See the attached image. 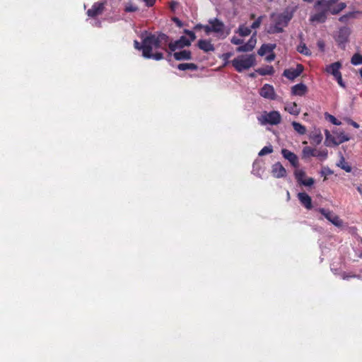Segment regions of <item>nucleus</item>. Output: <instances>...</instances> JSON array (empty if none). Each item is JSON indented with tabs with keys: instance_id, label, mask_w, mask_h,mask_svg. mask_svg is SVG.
Segmentation results:
<instances>
[{
	"instance_id": "c03bdc74",
	"label": "nucleus",
	"mask_w": 362,
	"mask_h": 362,
	"mask_svg": "<svg viewBox=\"0 0 362 362\" xmlns=\"http://www.w3.org/2000/svg\"><path fill=\"white\" fill-rule=\"evenodd\" d=\"M252 48L250 47H249V45H247V43H245V45H243L239 47H238L236 48V52H250L252 51Z\"/></svg>"
},
{
	"instance_id": "4be33fe9",
	"label": "nucleus",
	"mask_w": 362,
	"mask_h": 362,
	"mask_svg": "<svg viewBox=\"0 0 362 362\" xmlns=\"http://www.w3.org/2000/svg\"><path fill=\"white\" fill-rule=\"evenodd\" d=\"M276 47V44H263L258 49L257 53L259 56H264L267 52H273Z\"/></svg>"
},
{
	"instance_id": "0eeeda50",
	"label": "nucleus",
	"mask_w": 362,
	"mask_h": 362,
	"mask_svg": "<svg viewBox=\"0 0 362 362\" xmlns=\"http://www.w3.org/2000/svg\"><path fill=\"white\" fill-rule=\"evenodd\" d=\"M350 34L349 28L344 26L339 28L335 40L341 49H345V45L349 41Z\"/></svg>"
},
{
	"instance_id": "6e6552de",
	"label": "nucleus",
	"mask_w": 362,
	"mask_h": 362,
	"mask_svg": "<svg viewBox=\"0 0 362 362\" xmlns=\"http://www.w3.org/2000/svg\"><path fill=\"white\" fill-rule=\"evenodd\" d=\"M318 211L334 226H341L342 225V221L340 220L339 216L332 211L324 208H320Z\"/></svg>"
},
{
	"instance_id": "6e6d98bb",
	"label": "nucleus",
	"mask_w": 362,
	"mask_h": 362,
	"mask_svg": "<svg viewBox=\"0 0 362 362\" xmlns=\"http://www.w3.org/2000/svg\"><path fill=\"white\" fill-rule=\"evenodd\" d=\"M317 47H319V49L321 50V51H323L324 50V48H325V42L322 41V40H318L317 41Z\"/></svg>"
},
{
	"instance_id": "bb28decb",
	"label": "nucleus",
	"mask_w": 362,
	"mask_h": 362,
	"mask_svg": "<svg viewBox=\"0 0 362 362\" xmlns=\"http://www.w3.org/2000/svg\"><path fill=\"white\" fill-rule=\"evenodd\" d=\"M337 165L346 173H350L352 170L351 166L345 160L344 156L341 154L340 156V160Z\"/></svg>"
},
{
	"instance_id": "680f3d73",
	"label": "nucleus",
	"mask_w": 362,
	"mask_h": 362,
	"mask_svg": "<svg viewBox=\"0 0 362 362\" xmlns=\"http://www.w3.org/2000/svg\"><path fill=\"white\" fill-rule=\"evenodd\" d=\"M357 190L361 194H362V186H358L357 187Z\"/></svg>"
},
{
	"instance_id": "37998d69",
	"label": "nucleus",
	"mask_w": 362,
	"mask_h": 362,
	"mask_svg": "<svg viewBox=\"0 0 362 362\" xmlns=\"http://www.w3.org/2000/svg\"><path fill=\"white\" fill-rule=\"evenodd\" d=\"M264 16H259L251 25L250 26V28L252 29H256V28H259L262 22V19L264 18Z\"/></svg>"
},
{
	"instance_id": "09e8293b",
	"label": "nucleus",
	"mask_w": 362,
	"mask_h": 362,
	"mask_svg": "<svg viewBox=\"0 0 362 362\" xmlns=\"http://www.w3.org/2000/svg\"><path fill=\"white\" fill-rule=\"evenodd\" d=\"M231 56V52H226L222 54L221 59L224 61V66H226L228 63V59Z\"/></svg>"
},
{
	"instance_id": "f704fd0d",
	"label": "nucleus",
	"mask_w": 362,
	"mask_h": 362,
	"mask_svg": "<svg viewBox=\"0 0 362 362\" xmlns=\"http://www.w3.org/2000/svg\"><path fill=\"white\" fill-rule=\"evenodd\" d=\"M294 175L295 178L296 179L297 182L301 185L303 181L304 180V178L305 177V173L304 170L298 169L294 171Z\"/></svg>"
},
{
	"instance_id": "7c9ffc66",
	"label": "nucleus",
	"mask_w": 362,
	"mask_h": 362,
	"mask_svg": "<svg viewBox=\"0 0 362 362\" xmlns=\"http://www.w3.org/2000/svg\"><path fill=\"white\" fill-rule=\"evenodd\" d=\"M339 0H318L315 2V7L318 6H325L329 8V6H332L335 4Z\"/></svg>"
},
{
	"instance_id": "5fc2aeb1",
	"label": "nucleus",
	"mask_w": 362,
	"mask_h": 362,
	"mask_svg": "<svg viewBox=\"0 0 362 362\" xmlns=\"http://www.w3.org/2000/svg\"><path fill=\"white\" fill-rule=\"evenodd\" d=\"M322 175H329L333 173V172L327 167H324L321 171Z\"/></svg>"
},
{
	"instance_id": "69168bd1",
	"label": "nucleus",
	"mask_w": 362,
	"mask_h": 362,
	"mask_svg": "<svg viewBox=\"0 0 362 362\" xmlns=\"http://www.w3.org/2000/svg\"><path fill=\"white\" fill-rule=\"evenodd\" d=\"M255 18V15L254 13H252V14L250 15V18H251V19H254Z\"/></svg>"
},
{
	"instance_id": "1a4fd4ad",
	"label": "nucleus",
	"mask_w": 362,
	"mask_h": 362,
	"mask_svg": "<svg viewBox=\"0 0 362 362\" xmlns=\"http://www.w3.org/2000/svg\"><path fill=\"white\" fill-rule=\"evenodd\" d=\"M303 66L302 64H297L296 68H290L285 69L283 73V76L286 77L289 80H294L296 78L299 76L303 71Z\"/></svg>"
},
{
	"instance_id": "8fccbe9b",
	"label": "nucleus",
	"mask_w": 362,
	"mask_h": 362,
	"mask_svg": "<svg viewBox=\"0 0 362 362\" xmlns=\"http://www.w3.org/2000/svg\"><path fill=\"white\" fill-rule=\"evenodd\" d=\"M335 79L337 81V83L341 87V88H346V85H345V83L343 81V79H342V76H341V74L337 75V76L334 77Z\"/></svg>"
},
{
	"instance_id": "bf43d9fd",
	"label": "nucleus",
	"mask_w": 362,
	"mask_h": 362,
	"mask_svg": "<svg viewBox=\"0 0 362 362\" xmlns=\"http://www.w3.org/2000/svg\"><path fill=\"white\" fill-rule=\"evenodd\" d=\"M350 124L355 128L359 127V124L354 121H351Z\"/></svg>"
},
{
	"instance_id": "2eb2a0df",
	"label": "nucleus",
	"mask_w": 362,
	"mask_h": 362,
	"mask_svg": "<svg viewBox=\"0 0 362 362\" xmlns=\"http://www.w3.org/2000/svg\"><path fill=\"white\" fill-rule=\"evenodd\" d=\"M151 47H146V50H144V57L146 59H153L156 61H159L163 59V54L162 52L152 53Z\"/></svg>"
},
{
	"instance_id": "49530a36",
	"label": "nucleus",
	"mask_w": 362,
	"mask_h": 362,
	"mask_svg": "<svg viewBox=\"0 0 362 362\" xmlns=\"http://www.w3.org/2000/svg\"><path fill=\"white\" fill-rule=\"evenodd\" d=\"M314 182L315 180L313 177H308L307 179H304L301 185L305 187H310L314 184Z\"/></svg>"
},
{
	"instance_id": "0e129e2a",
	"label": "nucleus",
	"mask_w": 362,
	"mask_h": 362,
	"mask_svg": "<svg viewBox=\"0 0 362 362\" xmlns=\"http://www.w3.org/2000/svg\"><path fill=\"white\" fill-rule=\"evenodd\" d=\"M174 21H175V22H176L179 25H180L181 22H180V21L179 19H177V18H175L174 19Z\"/></svg>"
},
{
	"instance_id": "f3484780",
	"label": "nucleus",
	"mask_w": 362,
	"mask_h": 362,
	"mask_svg": "<svg viewBox=\"0 0 362 362\" xmlns=\"http://www.w3.org/2000/svg\"><path fill=\"white\" fill-rule=\"evenodd\" d=\"M296 9V6H288L284 11V12L279 14L282 18H284L287 23H289L290 21L293 18Z\"/></svg>"
},
{
	"instance_id": "2f4dec72",
	"label": "nucleus",
	"mask_w": 362,
	"mask_h": 362,
	"mask_svg": "<svg viewBox=\"0 0 362 362\" xmlns=\"http://www.w3.org/2000/svg\"><path fill=\"white\" fill-rule=\"evenodd\" d=\"M358 13V11H351L349 12L343 16H341L339 21L341 23H346L350 18H355L356 16V14Z\"/></svg>"
},
{
	"instance_id": "e433bc0d",
	"label": "nucleus",
	"mask_w": 362,
	"mask_h": 362,
	"mask_svg": "<svg viewBox=\"0 0 362 362\" xmlns=\"http://www.w3.org/2000/svg\"><path fill=\"white\" fill-rule=\"evenodd\" d=\"M275 24L278 27L282 28L284 29V27H286L288 25V23H287L284 18H282L280 14H278L275 19Z\"/></svg>"
},
{
	"instance_id": "c9c22d12",
	"label": "nucleus",
	"mask_w": 362,
	"mask_h": 362,
	"mask_svg": "<svg viewBox=\"0 0 362 362\" xmlns=\"http://www.w3.org/2000/svg\"><path fill=\"white\" fill-rule=\"evenodd\" d=\"M351 63L355 66L362 64V55L358 53L354 54L351 57Z\"/></svg>"
},
{
	"instance_id": "412c9836",
	"label": "nucleus",
	"mask_w": 362,
	"mask_h": 362,
	"mask_svg": "<svg viewBox=\"0 0 362 362\" xmlns=\"http://www.w3.org/2000/svg\"><path fill=\"white\" fill-rule=\"evenodd\" d=\"M334 133L336 134L337 139H335L333 141V146H338L345 141H349L350 139V137L348 135L345 134L344 132H334Z\"/></svg>"
},
{
	"instance_id": "c85d7f7f",
	"label": "nucleus",
	"mask_w": 362,
	"mask_h": 362,
	"mask_svg": "<svg viewBox=\"0 0 362 362\" xmlns=\"http://www.w3.org/2000/svg\"><path fill=\"white\" fill-rule=\"evenodd\" d=\"M256 72L261 76L272 75L274 70L272 66H267L264 68H259L256 69Z\"/></svg>"
},
{
	"instance_id": "a19ab883",
	"label": "nucleus",
	"mask_w": 362,
	"mask_h": 362,
	"mask_svg": "<svg viewBox=\"0 0 362 362\" xmlns=\"http://www.w3.org/2000/svg\"><path fill=\"white\" fill-rule=\"evenodd\" d=\"M273 152V147L272 146L269 145L267 146H264L261 149V151L259 152L258 155L259 156H263L267 154L271 153Z\"/></svg>"
},
{
	"instance_id": "338daca9",
	"label": "nucleus",
	"mask_w": 362,
	"mask_h": 362,
	"mask_svg": "<svg viewBox=\"0 0 362 362\" xmlns=\"http://www.w3.org/2000/svg\"><path fill=\"white\" fill-rule=\"evenodd\" d=\"M349 276H345V275H344V276H343V279H349Z\"/></svg>"
},
{
	"instance_id": "f03ea898",
	"label": "nucleus",
	"mask_w": 362,
	"mask_h": 362,
	"mask_svg": "<svg viewBox=\"0 0 362 362\" xmlns=\"http://www.w3.org/2000/svg\"><path fill=\"white\" fill-rule=\"evenodd\" d=\"M209 24L203 26L206 34L209 35L211 33L216 34L220 39H225L230 33V28H227L223 22L217 18H210Z\"/></svg>"
},
{
	"instance_id": "20e7f679",
	"label": "nucleus",
	"mask_w": 362,
	"mask_h": 362,
	"mask_svg": "<svg viewBox=\"0 0 362 362\" xmlns=\"http://www.w3.org/2000/svg\"><path fill=\"white\" fill-rule=\"evenodd\" d=\"M314 9L316 11V13H312L310 16L309 21L310 23H323L327 21L328 11L327 8L325 6H318V7H315V4H314Z\"/></svg>"
},
{
	"instance_id": "39448f33",
	"label": "nucleus",
	"mask_w": 362,
	"mask_h": 362,
	"mask_svg": "<svg viewBox=\"0 0 362 362\" xmlns=\"http://www.w3.org/2000/svg\"><path fill=\"white\" fill-rule=\"evenodd\" d=\"M258 119L262 124L276 125L281 122V117L278 111H272L262 115Z\"/></svg>"
},
{
	"instance_id": "72a5a7b5",
	"label": "nucleus",
	"mask_w": 362,
	"mask_h": 362,
	"mask_svg": "<svg viewBox=\"0 0 362 362\" xmlns=\"http://www.w3.org/2000/svg\"><path fill=\"white\" fill-rule=\"evenodd\" d=\"M325 145L327 146H331L333 145V141L337 139L336 136H332L328 130L325 131Z\"/></svg>"
},
{
	"instance_id": "473e14b6",
	"label": "nucleus",
	"mask_w": 362,
	"mask_h": 362,
	"mask_svg": "<svg viewBox=\"0 0 362 362\" xmlns=\"http://www.w3.org/2000/svg\"><path fill=\"white\" fill-rule=\"evenodd\" d=\"M292 126L296 132H297L299 134L303 135L306 133V128L305 126L297 122H293Z\"/></svg>"
},
{
	"instance_id": "aec40b11",
	"label": "nucleus",
	"mask_w": 362,
	"mask_h": 362,
	"mask_svg": "<svg viewBox=\"0 0 362 362\" xmlns=\"http://www.w3.org/2000/svg\"><path fill=\"white\" fill-rule=\"evenodd\" d=\"M173 57L177 61L189 60L192 59V53L189 50H182L174 52Z\"/></svg>"
},
{
	"instance_id": "ea45409f",
	"label": "nucleus",
	"mask_w": 362,
	"mask_h": 362,
	"mask_svg": "<svg viewBox=\"0 0 362 362\" xmlns=\"http://www.w3.org/2000/svg\"><path fill=\"white\" fill-rule=\"evenodd\" d=\"M284 32V29L282 28L278 27L275 23L274 25L270 26L267 33L269 34H275V33H281Z\"/></svg>"
},
{
	"instance_id": "3c124183",
	"label": "nucleus",
	"mask_w": 362,
	"mask_h": 362,
	"mask_svg": "<svg viewBox=\"0 0 362 362\" xmlns=\"http://www.w3.org/2000/svg\"><path fill=\"white\" fill-rule=\"evenodd\" d=\"M230 42L233 45H240L243 43V40L239 39L234 36L231 38Z\"/></svg>"
},
{
	"instance_id": "7ed1b4c3",
	"label": "nucleus",
	"mask_w": 362,
	"mask_h": 362,
	"mask_svg": "<svg viewBox=\"0 0 362 362\" xmlns=\"http://www.w3.org/2000/svg\"><path fill=\"white\" fill-rule=\"evenodd\" d=\"M230 62L234 69L241 73L256 65V57L254 54H243L234 58Z\"/></svg>"
},
{
	"instance_id": "4c0bfd02",
	"label": "nucleus",
	"mask_w": 362,
	"mask_h": 362,
	"mask_svg": "<svg viewBox=\"0 0 362 362\" xmlns=\"http://www.w3.org/2000/svg\"><path fill=\"white\" fill-rule=\"evenodd\" d=\"M297 50L300 54L308 56L311 54L310 49L306 47L305 44H300L298 46Z\"/></svg>"
},
{
	"instance_id": "f257e3e1",
	"label": "nucleus",
	"mask_w": 362,
	"mask_h": 362,
	"mask_svg": "<svg viewBox=\"0 0 362 362\" xmlns=\"http://www.w3.org/2000/svg\"><path fill=\"white\" fill-rule=\"evenodd\" d=\"M170 40V37L163 33H149L144 38V50L146 47L162 49L168 52L166 46Z\"/></svg>"
},
{
	"instance_id": "423d86ee",
	"label": "nucleus",
	"mask_w": 362,
	"mask_h": 362,
	"mask_svg": "<svg viewBox=\"0 0 362 362\" xmlns=\"http://www.w3.org/2000/svg\"><path fill=\"white\" fill-rule=\"evenodd\" d=\"M191 45V42L185 36H181L179 40L175 42H168V56L171 57L172 52H175L177 49H182L185 47H188Z\"/></svg>"
},
{
	"instance_id": "a211bd4d",
	"label": "nucleus",
	"mask_w": 362,
	"mask_h": 362,
	"mask_svg": "<svg viewBox=\"0 0 362 362\" xmlns=\"http://www.w3.org/2000/svg\"><path fill=\"white\" fill-rule=\"evenodd\" d=\"M307 90V86L302 83L293 86L291 88L292 94L299 96L304 95L306 93Z\"/></svg>"
},
{
	"instance_id": "603ef678",
	"label": "nucleus",
	"mask_w": 362,
	"mask_h": 362,
	"mask_svg": "<svg viewBox=\"0 0 362 362\" xmlns=\"http://www.w3.org/2000/svg\"><path fill=\"white\" fill-rule=\"evenodd\" d=\"M184 33L190 37V42L194 41L196 38V35L193 31L185 30Z\"/></svg>"
},
{
	"instance_id": "864d4df0",
	"label": "nucleus",
	"mask_w": 362,
	"mask_h": 362,
	"mask_svg": "<svg viewBox=\"0 0 362 362\" xmlns=\"http://www.w3.org/2000/svg\"><path fill=\"white\" fill-rule=\"evenodd\" d=\"M138 7L136 6H133V5H129L128 6H126L124 11L126 12H134V11H138Z\"/></svg>"
},
{
	"instance_id": "5701e85b",
	"label": "nucleus",
	"mask_w": 362,
	"mask_h": 362,
	"mask_svg": "<svg viewBox=\"0 0 362 362\" xmlns=\"http://www.w3.org/2000/svg\"><path fill=\"white\" fill-rule=\"evenodd\" d=\"M346 7V4L344 2H341L337 6H329V8H327V9L329 13L337 15L343 11Z\"/></svg>"
},
{
	"instance_id": "dca6fc26",
	"label": "nucleus",
	"mask_w": 362,
	"mask_h": 362,
	"mask_svg": "<svg viewBox=\"0 0 362 362\" xmlns=\"http://www.w3.org/2000/svg\"><path fill=\"white\" fill-rule=\"evenodd\" d=\"M197 45L200 49L205 52H213L215 49L214 45L207 40H199Z\"/></svg>"
},
{
	"instance_id": "4468645a",
	"label": "nucleus",
	"mask_w": 362,
	"mask_h": 362,
	"mask_svg": "<svg viewBox=\"0 0 362 362\" xmlns=\"http://www.w3.org/2000/svg\"><path fill=\"white\" fill-rule=\"evenodd\" d=\"M298 198L301 204L303 205L307 209H312V199L311 197L305 192H299Z\"/></svg>"
},
{
	"instance_id": "393cba45",
	"label": "nucleus",
	"mask_w": 362,
	"mask_h": 362,
	"mask_svg": "<svg viewBox=\"0 0 362 362\" xmlns=\"http://www.w3.org/2000/svg\"><path fill=\"white\" fill-rule=\"evenodd\" d=\"M310 140L312 144H315L316 145L320 144L322 141V135L319 130H315L310 135Z\"/></svg>"
},
{
	"instance_id": "f8f14e48",
	"label": "nucleus",
	"mask_w": 362,
	"mask_h": 362,
	"mask_svg": "<svg viewBox=\"0 0 362 362\" xmlns=\"http://www.w3.org/2000/svg\"><path fill=\"white\" fill-rule=\"evenodd\" d=\"M281 154L285 159L289 161L292 166L294 168L298 166V158L294 153L288 149L283 148L281 150Z\"/></svg>"
},
{
	"instance_id": "6ab92c4d",
	"label": "nucleus",
	"mask_w": 362,
	"mask_h": 362,
	"mask_svg": "<svg viewBox=\"0 0 362 362\" xmlns=\"http://www.w3.org/2000/svg\"><path fill=\"white\" fill-rule=\"evenodd\" d=\"M341 67V64L339 62H337L327 66L326 68V71L335 77L341 74L339 71Z\"/></svg>"
},
{
	"instance_id": "c756f323",
	"label": "nucleus",
	"mask_w": 362,
	"mask_h": 362,
	"mask_svg": "<svg viewBox=\"0 0 362 362\" xmlns=\"http://www.w3.org/2000/svg\"><path fill=\"white\" fill-rule=\"evenodd\" d=\"M235 33H238L241 37H246L250 35L251 28L245 27L244 25H240Z\"/></svg>"
},
{
	"instance_id": "052dcab7",
	"label": "nucleus",
	"mask_w": 362,
	"mask_h": 362,
	"mask_svg": "<svg viewBox=\"0 0 362 362\" xmlns=\"http://www.w3.org/2000/svg\"><path fill=\"white\" fill-rule=\"evenodd\" d=\"M177 3L176 1H172L170 3V8L171 9H174L175 7L177 6Z\"/></svg>"
},
{
	"instance_id": "a878e982",
	"label": "nucleus",
	"mask_w": 362,
	"mask_h": 362,
	"mask_svg": "<svg viewBox=\"0 0 362 362\" xmlns=\"http://www.w3.org/2000/svg\"><path fill=\"white\" fill-rule=\"evenodd\" d=\"M317 149L313 148L310 146H305L302 151L303 157L304 158H310L311 156L316 157Z\"/></svg>"
},
{
	"instance_id": "cd10ccee",
	"label": "nucleus",
	"mask_w": 362,
	"mask_h": 362,
	"mask_svg": "<svg viewBox=\"0 0 362 362\" xmlns=\"http://www.w3.org/2000/svg\"><path fill=\"white\" fill-rule=\"evenodd\" d=\"M177 69L181 71L192 70L196 71L198 69V66L194 63H182L178 64Z\"/></svg>"
},
{
	"instance_id": "ddd939ff",
	"label": "nucleus",
	"mask_w": 362,
	"mask_h": 362,
	"mask_svg": "<svg viewBox=\"0 0 362 362\" xmlns=\"http://www.w3.org/2000/svg\"><path fill=\"white\" fill-rule=\"evenodd\" d=\"M105 6L103 3L96 2L92 7L87 11V15L90 17H95L101 14L104 11Z\"/></svg>"
},
{
	"instance_id": "774afa93",
	"label": "nucleus",
	"mask_w": 362,
	"mask_h": 362,
	"mask_svg": "<svg viewBox=\"0 0 362 362\" xmlns=\"http://www.w3.org/2000/svg\"><path fill=\"white\" fill-rule=\"evenodd\" d=\"M359 73H360L361 76L362 77V68L360 69Z\"/></svg>"
},
{
	"instance_id": "e2e57ef3",
	"label": "nucleus",
	"mask_w": 362,
	"mask_h": 362,
	"mask_svg": "<svg viewBox=\"0 0 362 362\" xmlns=\"http://www.w3.org/2000/svg\"><path fill=\"white\" fill-rule=\"evenodd\" d=\"M249 76H250V78H255V77H256V74H255V73H250V74H249Z\"/></svg>"
},
{
	"instance_id": "58836bf2",
	"label": "nucleus",
	"mask_w": 362,
	"mask_h": 362,
	"mask_svg": "<svg viewBox=\"0 0 362 362\" xmlns=\"http://www.w3.org/2000/svg\"><path fill=\"white\" fill-rule=\"evenodd\" d=\"M325 117L327 120L332 123L335 125H340L341 124V122H339L334 116L329 115V113L326 112L325 114Z\"/></svg>"
},
{
	"instance_id": "9d476101",
	"label": "nucleus",
	"mask_w": 362,
	"mask_h": 362,
	"mask_svg": "<svg viewBox=\"0 0 362 362\" xmlns=\"http://www.w3.org/2000/svg\"><path fill=\"white\" fill-rule=\"evenodd\" d=\"M259 94L262 97L269 100H274L276 94L274 87L269 84H264L259 90Z\"/></svg>"
},
{
	"instance_id": "de8ad7c7",
	"label": "nucleus",
	"mask_w": 362,
	"mask_h": 362,
	"mask_svg": "<svg viewBox=\"0 0 362 362\" xmlns=\"http://www.w3.org/2000/svg\"><path fill=\"white\" fill-rule=\"evenodd\" d=\"M134 45L135 49L142 50V56L144 57V39L142 40L141 45L137 40H134Z\"/></svg>"
},
{
	"instance_id": "4d7b16f0",
	"label": "nucleus",
	"mask_w": 362,
	"mask_h": 362,
	"mask_svg": "<svg viewBox=\"0 0 362 362\" xmlns=\"http://www.w3.org/2000/svg\"><path fill=\"white\" fill-rule=\"evenodd\" d=\"M143 1H144L146 3V5L147 6H152L155 2H156V0H142Z\"/></svg>"
},
{
	"instance_id": "13d9d810",
	"label": "nucleus",
	"mask_w": 362,
	"mask_h": 362,
	"mask_svg": "<svg viewBox=\"0 0 362 362\" xmlns=\"http://www.w3.org/2000/svg\"><path fill=\"white\" fill-rule=\"evenodd\" d=\"M274 58H275V54L272 52L271 54L268 55L266 57V60L268 61V62H272V61H273L274 59Z\"/></svg>"
},
{
	"instance_id": "a18cd8bd",
	"label": "nucleus",
	"mask_w": 362,
	"mask_h": 362,
	"mask_svg": "<svg viewBox=\"0 0 362 362\" xmlns=\"http://www.w3.org/2000/svg\"><path fill=\"white\" fill-rule=\"evenodd\" d=\"M328 151L327 149L317 150L316 157L325 160L327 158Z\"/></svg>"
},
{
	"instance_id": "79ce46f5",
	"label": "nucleus",
	"mask_w": 362,
	"mask_h": 362,
	"mask_svg": "<svg viewBox=\"0 0 362 362\" xmlns=\"http://www.w3.org/2000/svg\"><path fill=\"white\" fill-rule=\"evenodd\" d=\"M256 35L257 32H255L251 37L249 39V40L247 42V45L253 49L256 45L257 43V39H256Z\"/></svg>"
},
{
	"instance_id": "9b49d317",
	"label": "nucleus",
	"mask_w": 362,
	"mask_h": 362,
	"mask_svg": "<svg viewBox=\"0 0 362 362\" xmlns=\"http://www.w3.org/2000/svg\"><path fill=\"white\" fill-rule=\"evenodd\" d=\"M272 174L276 178H282L286 175V170L281 163L277 162L272 166Z\"/></svg>"
},
{
	"instance_id": "b1692460",
	"label": "nucleus",
	"mask_w": 362,
	"mask_h": 362,
	"mask_svg": "<svg viewBox=\"0 0 362 362\" xmlns=\"http://www.w3.org/2000/svg\"><path fill=\"white\" fill-rule=\"evenodd\" d=\"M285 110L293 115H298L300 113V108L296 103H287L285 106Z\"/></svg>"
}]
</instances>
